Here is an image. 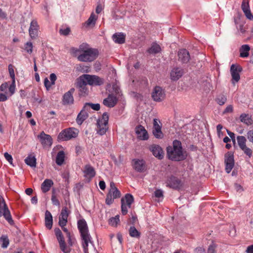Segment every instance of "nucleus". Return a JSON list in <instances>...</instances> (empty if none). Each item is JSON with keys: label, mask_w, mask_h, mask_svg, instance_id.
<instances>
[{"label": "nucleus", "mask_w": 253, "mask_h": 253, "mask_svg": "<svg viewBox=\"0 0 253 253\" xmlns=\"http://www.w3.org/2000/svg\"><path fill=\"white\" fill-rule=\"evenodd\" d=\"M118 101L117 97L113 94H109L108 97L104 99L103 101V104L108 107H114Z\"/></svg>", "instance_id": "4be33fe9"}, {"label": "nucleus", "mask_w": 253, "mask_h": 253, "mask_svg": "<svg viewBox=\"0 0 253 253\" xmlns=\"http://www.w3.org/2000/svg\"><path fill=\"white\" fill-rule=\"evenodd\" d=\"M39 26L38 22L35 20H33L30 23L29 29V33L30 37L32 39H36L38 36V31Z\"/></svg>", "instance_id": "a211bd4d"}, {"label": "nucleus", "mask_w": 253, "mask_h": 253, "mask_svg": "<svg viewBox=\"0 0 253 253\" xmlns=\"http://www.w3.org/2000/svg\"><path fill=\"white\" fill-rule=\"evenodd\" d=\"M155 196L157 198H161L163 197V192L161 190L158 189L155 191Z\"/></svg>", "instance_id": "680f3d73"}, {"label": "nucleus", "mask_w": 253, "mask_h": 253, "mask_svg": "<svg viewBox=\"0 0 253 253\" xmlns=\"http://www.w3.org/2000/svg\"><path fill=\"white\" fill-rule=\"evenodd\" d=\"M25 162L31 167L35 168L36 167V159L33 154L29 155L25 159Z\"/></svg>", "instance_id": "473e14b6"}, {"label": "nucleus", "mask_w": 253, "mask_h": 253, "mask_svg": "<svg viewBox=\"0 0 253 253\" xmlns=\"http://www.w3.org/2000/svg\"><path fill=\"white\" fill-rule=\"evenodd\" d=\"M81 53L78 56L79 61L84 62H91L95 60L98 56L99 52L97 49L91 48L86 43L80 44Z\"/></svg>", "instance_id": "f03ea898"}, {"label": "nucleus", "mask_w": 253, "mask_h": 253, "mask_svg": "<svg viewBox=\"0 0 253 253\" xmlns=\"http://www.w3.org/2000/svg\"><path fill=\"white\" fill-rule=\"evenodd\" d=\"M70 52L72 55L78 58V55L81 53V51L80 50V45L78 48L76 47H71L70 48Z\"/></svg>", "instance_id": "a18cd8bd"}, {"label": "nucleus", "mask_w": 253, "mask_h": 253, "mask_svg": "<svg viewBox=\"0 0 253 253\" xmlns=\"http://www.w3.org/2000/svg\"><path fill=\"white\" fill-rule=\"evenodd\" d=\"M167 156L168 158L172 161L180 162L186 159L188 153L183 149L181 141L174 140L172 146L167 148Z\"/></svg>", "instance_id": "f257e3e1"}, {"label": "nucleus", "mask_w": 253, "mask_h": 253, "mask_svg": "<svg viewBox=\"0 0 253 253\" xmlns=\"http://www.w3.org/2000/svg\"><path fill=\"white\" fill-rule=\"evenodd\" d=\"M97 18V17L96 16V15L93 13H92L88 20L85 23L84 25L86 27H89L90 26H94L95 25Z\"/></svg>", "instance_id": "c9c22d12"}, {"label": "nucleus", "mask_w": 253, "mask_h": 253, "mask_svg": "<svg viewBox=\"0 0 253 253\" xmlns=\"http://www.w3.org/2000/svg\"><path fill=\"white\" fill-rule=\"evenodd\" d=\"M178 60L182 63H187L190 59L189 52L186 49H180L178 52Z\"/></svg>", "instance_id": "5701e85b"}, {"label": "nucleus", "mask_w": 253, "mask_h": 253, "mask_svg": "<svg viewBox=\"0 0 253 253\" xmlns=\"http://www.w3.org/2000/svg\"><path fill=\"white\" fill-rule=\"evenodd\" d=\"M135 132L137 135V137L142 140H146L149 138V135L147 131L144 127L139 125L136 127Z\"/></svg>", "instance_id": "412c9836"}, {"label": "nucleus", "mask_w": 253, "mask_h": 253, "mask_svg": "<svg viewBox=\"0 0 253 253\" xmlns=\"http://www.w3.org/2000/svg\"><path fill=\"white\" fill-rule=\"evenodd\" d=\"M49 78L51 81V84H52L53 85L54 84L55 82L57 79L56 75L54 73L51 74L50 75Z\"/></svg>", "instance_id": "0e129e2a"}, {"label": "nucleus", "mask_w": 253, "mask_h": 253, "mask_svg": "<svg viewBox=\"0 0 253 253\" xmlns=\"http://www.w3.org/2000/svg\"><path fill=\"white\" fill-rule=\"evenodd\" d=\"M167 186L173 189H178L180 186V181L176 177L171 176L168 180Z\"/></svg>", "instance_id": "a878e982"}, {"label": "nucleus", "mask_w": 253, "mask_h": 253, "mask_svg": "<svg viewBox=\"0 0 253 253\" xmlns=\"http://www.w3.org/2000/svg\"><path fill=\"white\" fill-rule=\"evenodd\" d=\"M158 123L160 122L157 119L153 120V129L161 128V126L159 125Z\"/></svg>", "instance_id": "6e6d98bb"}, {"label": "nucleus", "mask_w": 253, "mask_h": 253, "mask_svg": "<svg viewBox=\"0 0 253 253\" xmlns=\"http://www.w3.org/2000/svg\"><path fill=\"white\" fill-rule=\"evenodd\" d=\"M87 83L80 76L77 81L76 86L78 88L80 93V95L84 96L88 93V89L86 87Z\"/></svg>", "instance_id": "2eb2a0df"}, {"label": "nucleus", "mask_w": 253, "mask_h": 253, "mask_svg": "<svg viewBox=\"0 0 253 253\" xmlns=\"http://www.w3.org/2000/svg\"><path fill=\"white\" fill-rule=\"evenodd\" d=\"M7 96L3 93H0V102H3L7 100Z\"/></svg>", "instance_id": "338daca9"}, {"label": "nucleus", "mask_w": 253, "mask_h": 253, "mask_svg": "<svg viewBox=\"0 0 253 253\" xmlns=\"http://www.w3.org/2000/svg\"><path fill=\"white\" fill-rule=\"evenodd\" d=\"M70 32V29L69 28H67L64 29H60L59 30V33L61 35H64V36H67L69 34Z\"/></svg>", "instance_id": "864d4df0"}, {"label": "nucleus", "mask_w": 253, "mask_h": 253, "mask_svg": "<svg viewBox=\"0 0 253 253\" xmlns=\"http://www.w3.org/2000/svg\"><path fill=\"white\" fill-rule=\"evenodd\" d=\"M224 163L225 164V171L229 173L234 166V155L231 152H228L225 155Z\"/></svg>", "instance_id": "9b49d317"}, {"label": "nucleus", "mask_w": 253, "mask_h": 253, "mask_svg": "<svg viewBox=\"0 0 253 253\" xmlns=\"http://www.w3.org/2000/svg\"><path fill=\"white\" fill-rule=\"evenodd\" d=\"M240 119L241 122L247 126L251 125L253 123L252 116L249 114L245 113L242 114L240 116Z\"/></svg>", "instance_id": "2f4dec72"}, {"label": "nucleus", "mask_w": 253, "mask_h": 253, "mask_svg": "<svg viewBox=\"0 0 253 253\" xmlns=\"http://www.w3.org/2000/svg\"><path fill=\"white\" fill-rule=\"evenodd\" d=\"M166 96L165 90L160 86H155L152 92V97L156 102L163 101Z\"/></svg>", "instance_id": "9d476101"}, {"label": "nucleus", "mask_w": 253, "mask_h": 253, "mask_svg": "<svg viewBox=\"0 0 253 253\" xmlns=\"http://www.w3.org/2000/svg\"><path fill=\"white\" fill-rule=\"evenodd\" d=\"M233 111V108L232 105H228L223 111V114L232 113Z\"/></svg>", "instance_id": "4d7b16f0"}, {"label": "nucleus", "mask_w": 253, "mask_h": 253, "mask_svg": "<svg viewBox=\"0 0 253 253\" xmlns=\"http://www.w3.org/2000/svg\"><path fill=\"white\" fill-rule=\"evenodd\" d=\"M160 51L161 47L157 43L153 44L151 47L148 49V52L151 54H156L160 52Z\"/></svg>", "instance_id": "a19ab883"}, {"label": "nucleus", "mask_w": 253, "mask_h": 253, "mask_svg": "<svg viewBox=\"0 0 253 253\" xmlns=\"http://www.w3.org/2000/svg\"><path fill=\"white\" fill-rule=\"evenodd\" d=\"M4 156L5 158V159L10 163L12 164V157L11 155L9 154L7 152H5L4 154Z\"/></svg>", "instance_id": "13d9d810"}, {"label": "nucleus", "mask_w": 253, "mask_h": 253, "mask_svg": "<svg viewBox=\"0 0 253 253\" xmlns=\"http://www.w3.org/2000/svg\"><path fill=\"white\" fill-rule=\"evenodd\" d=\"M44 84L47 89H49V88L51 87L52 84H51V82H50L48 79L47 78H45L44 80Z\"/></svg>", "instance_id": "bf43d9fd"}, {"label": "nucleus", "mask_w": 253, "mask_h": 253, "mask_svg": "<svg viewBox=\"0 0 253 253\" xmlns=\"http://www.w3.org/2000/svg\"><path fill=\"white\" fill-rule=\"evenodd\" d=\"M183 71L180 68H174L170 72V77L172 80L177 81L182 77Z\"/></svg>", "instance_id": "bb28decb"}, {"label": "nucleus", "mask_w": 253, "mask_h": 253, "mask_svg": "<svg viewBox=\"0 0 253 253\" xmlns=\"http://www.w3.org/2000/svg\"><path fill=\"white\" fill-rule=\"evenodd\" d=\"M237 140L239 148L244 152L245 154L251 158L253 154V151L247 146L246 137L244 136H238Z\"/></svg>", "instance_id": "1a4fd4ad"}, {"label": "nucleus", "mask_w": 253, "mask_h": 253, "mask_svg": "<svg viewBox=\"0 0 253 253\" xmlns=\"http://www.w3.org/2000/svg\"><path fill=\"white\" fill-rule=\"evenodd\" d=\"M241 8L244 12L250 10L249 2L243 0L241 4Z\"/></svg>", "instance_id": "8fccbe9b"}, {"label": "nucleus", "mask_w": 253, "mask_h": 253, "mask_svg": "<svg viewBox=\"0 0 253 253\" xmlns=\"http://www.w3.org/2000/svg\"><path fill=\"white\" fill-rule=\"evenodd\" d=\"M215 100L218 104L223 105L227 101V96L224 94H219L217 96Z\"/></svg>", "instance_id": "ea45409f"}, {"label": "nucleus", "mask_w": 253, "mask_h": 253, "mask_svg": "<svg viewBox=\"0 0 253 253\" xmlns=\"http://www.w3.org/2000/svg\"><path fill=\"white\" fill-rule=\"evenodd\" d=\"M153 133L157 138H162L163 137V133L161 128L153 129Z\"/></svg>", "instance_id": "49530a36"}, {"label": "nucleus", "mask_w": 253, "mask_h": 253, "mask_svg": "<svg viewBox=\"0 0 253 253\" xmlns=\"http://www.w3.org/2000/svg\"><path fill=\"white\" fill-rule=\"evenodd\" d=\"M81 76L87 84L90 85H101L104 83V79L96 75L84 74Z\"/></svg>", "instance_id": "0eeeda50"}, {"label": "nucleus", "mask_w": 253, "mask_h": 253, "mask_svg": "<svg viewBox=\"0 0 253 253\" xmlns=\"http://www.w3.org/2000/svg\"><path fill=\"white\" fill-rule=\"evenodd\" d=\"M250 50V47L248 44L243 45L240 49V56L241 57H247L249 54V51Z\"/></svg>", "instance_id": "72a5a7b5"}, {"label": "nucleus", "mask_w": 253, "mask_h": 253, "mask_svg": "<svg viewBox=\"0 0 253 253\" xmlns=\"http://www.w3.org/2000/svg\"><path fill=\"white\" fill-rule=\"evenodd\" d=\"M8 71H9L10 77L12 79V81L15 80L14 70L13 69V66L11 64H9L8 65Z\"/></svg>", "instance_id": "603ef678"}, {"label": "nucleus", "mask_w": 253, "mask_h": 253, "mask_svg": "<svg viewBox=\"0 0 253 253\" xmlns=\"http://www.w3.org/2000/svg\"><path fill=\"white\" fill-rule=\"evenodd\" d=\"M79 133L78 129L74 127H69L63 130L58 135V139L61 141H67L73 138H76Z\"/></svg>", "instance_id": "39448f33"}, {"label": "nucleus", "mask_w": 253, "mask_h": 253, "mask_svg": "<svg viewBox=\"0 0 253 253\" xmlns=\"http://www.w3.org/2000/svg\"><path fill=\"white\" fill-rule=\"evenodd\" d=\"M84 176L89 179L94 177L96 174L94 169L90 165H86L84 166Z\"/></svg>", "instance_id": "b1692460"}, {"label": "nucleus", "mask_w": 253, "mask_h": 253, "mask_svg": "<svg viewBox=\"0 0 253 253\" xmlns=\"http://www.w3.org/2000/svg\"><path fill=\"white\" fill-rule=\"evenodd\" d=\"M108 120L109 116L106 112L104 113L101 118L98 120L96 131L98 134L103 135L106 133V131L108 129Z\"/></svg>", "instance_id": "20e7f679"}, {"label": "nucleus", "mask_w": 253, "mask_h": 253, "mask_svg": "<svg viewBox=\"0 0 253 253\" xmlns=\"http://www.w3.org/2000/svg\"><path fill=\"white\" fill-rule=\"evenodd\" d=\"M126 35L122 33H117L112 36L113 40L115 42L122 44L125 42Z\"/></svg>", "instance_id": "c85d7f7f"}, {"label": "nucleus", "mask_w": 253, "mask_h": 253, "mask_svg": "<svg viewBox=\"0 0 253 253\" xmlns=\"http://www.w3.org/2000/svg\"><path fill=\"white\" fill-rule=\"evenodd\" d=\"M120 221V216L116 215L115 217H111L109 220V224L112 226H116Z\"/></svg>", "instance_id": "37998d69"}, {"label": "nucleus", "mask_w": 253, "mask_h": 253, "mask_svg": "<svg viewBox=\"0 0 253 253\" xmlns=\"http://www.w3.org/2000/svg\"><path fill=\"white\" fill-rule=\"evenodd\" d=\"M8 87V84L7 82H5L1 84L0 86V90L1 91H5L7 88Z\"/></svg>", "instance_id": "69168bd1"}, {"label": "nucleus", "mask_w": 253, "mask_h": 253, "mask_svg": "<svg viewBox=\"0 0 253 253\" xmlns=\"http://www.w3.org/2000/svg\"><path fill=\"white\" fill-rule=\"evenodd\" d=\"M53 185V182L49 179H46L41 185V189L43 193L48 192Z\"/></svg>", "instance_id": "c756f323"}, {"label": "nucleus", "mask_w": 253, "mask_h": 253, "mask_svg": "<svg viewBox=\"0 0 253 253\" xmlns=\"http://www.w3.org/2000/svg\"><path fill=\"white\" fill-rule=\"evenodd\" d=\"M71 213L70 211L68 210L67 207H64L62 208L59 218V225L60 226H65L68 222L67 219Z\"/></svg>", "instance_id": "dca6fc26"}, {"label": "nucleus", "mask_w": 253, "mask_h": 253, "mask_svg": "<svg viewBox=\"0 0 253 253\" xmlns=\"http://www.w3.org/2000/svg\"><path fill=\"white\" fill-rule=\"evenodd\" d=\"M99 186L101 189L104 190L106 188V184L103 180H101L99 182Z\"/></svg>", "instance_id": "774afa93"}, {"label": "nucleus", "mask_w": 253, "mask_h": 253, "mask_svg": "<svg viewBox=\"0 0 253 253\" xmlns=\"http://www.w3.org/2000/svg\"><path fill=\"white\" fill-rule=\"evenodd\" d=\"M133 201V197L130 194H126L124 198H122L121 211L123 215H126L127 213V207L130 208L131 205Z\"/></svg>", "instance_id": "6e6552de"}, {"label": "nucleus", "mask_w": 253, "mask_h": 253, "mask_svg": "<svg viewBox=\"0 0 253 253\" xmlns=\"http://www.w3.org/2000/svg\"><path fill=\"white\" fill-rule=\"evenodd\" d=\"M78 228L80 232L83 241V247L84 253H88V246L89 243H91V237L89 234L86 222L84 219H80L78 221Z\"/></svg>", "instance_id": "7ed1b4c3"}, {"label": "nucleus", "mask_w": 253, "mask_h": 253, "mask_svg": "<svg viewBox=\"0 0 253 253\" xmlns=\"http://www.w3.org/2000/svg\"><path fill=\"white\" fill-rule=\"evenodd\" d=\"M3 216L5 220L10 224L12 225L14 221L12 218L10 212L6 205L4 199L0 195V217Z\"/></svg>", "instance_id": "423d86ee"}, {"label": "nucleus", "mask_w": 253, "mask_h": 253, "mask_svg": "<svg viewBox=\"0 0 253 253\" xmlns=\"http://www.w3.org/2000/svg\"><path fill=\"white\" fill-rule=\"evenodd\" d=\"M216 245L212 242L211 244L208 249L207 253H216L215 249L216 248Z\"/></svg>", "instance_id": "de8ad7c7"}, {"label": "nucleus", "mask_w": 253, "mask_h": 253, "mask_svg": "<svg viewBox=\"0 0 253 253\" xmlns=\"http://www.w3.org/2000/svg\"><path fill=\"white\" fill-rule=\"evenodd\" d=\"M235 24H236V28L238 31L242 34H244L247 29V26L245 25L243 22H238L235 20Z\"/></svg>", "instance_id": "79ce46f5"}, {"label": "nucleus", "mask_w": 253, "mask_h": 253, "mask_svg": "<svg viewBox=\"0 0 253 253\" xmlns=\"http://www.w3.org/2000/svg\"><path fill=\"white\" fill-rule=\"evenodd\" d=\"M247 136L249 140L253 143V129L248 131Z\"/></svg>", "instance_id": "5fc2aeb1"}, {"label": "nucleus", "mask_w": 253, "mask_h": 253, "mask_svg": "<svg viewBox=\"0 0 253 253\" xmlns=\"http://www.w3.org/2000/svg\"><path fill=\"white\" fill-rule=\"evenodd\" d=\"M84 108L88 111L90 108L95 111H98L100 108V104L98 103L93 104L91 103H86L84 105Z\"/></svg>", "instance_id": "e433bc0d"}, {"label": "nucleus", "mask_w": 253, "mask_h": 253, "mask_svg": "<svg viewBox=\"0 0 253 253\" xmlns=\"http://www.w3.org/2000/svg\"><path fill=\"white\" fill-rule=\"evenodd\" d=\"M246 17L250 20H253V15L252 14L251 10H249L244 12Z\"/></svg>", "instance_id": "052dcab7"}, {"label": "nucleus", "mask_w": 253, "mask_h": 253, "mask_svg": "<svg viewBox=\"0 0 253 253\" xmlns=\"http://www.w3.org/2000/svg\"><path fill=\"white\" fill-rule=\"evenodd\" d=\"M242 71V67L239 65L232 64L230 67V72L232 78V83L233 81L238 82L240 79L239 73Z\"/></svg>", "instance_id": "4468645a"}, {"label": "nucleus", "mask_w": 253, "mask_h": 253, "mask_svg": "<svg viewBox=\"0 0 253 253\" xmlns=\"http://www.w3.org/2000/svg\"><path fill=\"white\" fill-rule=\"evenodd\" d=\"M8 87L9 92L10 93V96H11L15 92V80L12 81V84Z\"/></svg>", "instance_id": "3c124183"}, {"label": "nucleus", "mask_w": 253, "mask_h": 253, "mask_svg": "<svg viewBox=\"0 0 253 253\" xmlns=\"http://www.w3.org/2000/svg\"><path fill=\"white\" fill-rule=\"evenodd\" d=\"M121 195V192L118 188L115 189L113 190H109L106 195L105 200L106 204L108 205L112 204L114 199L120 198Z\"/></svg>", "instance_id": "ddd939ff"}, {"label": "nucleus", "mask_w": 253, "mask_h": 253, "mask_svg": "<svg viewBox=\"0 0 253 253\" xmlns=\"http://www.w3.org/2000/svg\"><path fill=\"white\" fill-rule=\"evenodd\" d=\"M205 252L204 248L201 247H198L194 250V253H204Z\"/></svg>", "instance_id": "e2e57ef3"}, {"label": "nucleus", "mask_w": 253, "mask_h": 253, "mask_svg": "<svg viewBox=\"0 0 253 253\" xmlns=\"http://www.w3.org/2000/svg\"><path fill=\"white\" fill-rule=\"evenodd\" d=\"M40 142L43 147H50L52 144V139L50 135L45 134L42 131L38 135Z\"/></svg>", "instance_id": "f3484780"}, {"label": "nucleus", "mask_w": 253, "mask_h": 253, "mask_svg": "<svg viewBox=\"0 0 253 253\" xmlns=\"http://www.w3.org/2000/svg\"><path fill=\"white\" fill-rule=\"evenodd\" d=\"M150 150L153 155L158 159L162 160L164 158V152L162 148L158 145L153 144L150 147Z\"/></svg>", "instance_id": "aec40b11"}, {"label": "nucleus", "mask_w": 253, "mask_h": 253, "mask_svg": "<svg viewBox=\"0 0 253 253\" xmlns=\"http://www.w3.org/2000/svg\"><path fill=\"white\" fill-rule=\"evenodd\" d=\"M87 112L88 111H87L86 109H84V107L83 109L77 116L76 119V122L78 125H81L84 121L88 118V115Z\"/></svg>", "instance_id": "393cba45"}, {"label": "nucleus", "mask_w": 253, "mask_h": 253, "mask_svg": "<svg viewBox=\"0 0 253 253\" xmlns=\"http://www.w3.org/2000/svg\"><path fill=\"white\" fill-rule=\"evenodd\" d=\"M1 247L3 249L7 248L9 244V241L7 235H2L0 238Z\"/></svg>", "instance_id": "4c0bfd02"}, {"label": "nucleus", "mask_w": 253, "mask_h": 253, "mask_svg": "<svg viewBox=\"0 0 253 253\" xmlns=\"http://www.w3.org/2000/svg\"><path fill=\"white\" fill-rule=\"evenodd\" d=\"M53 223L52 216L48 211L45 213V225L49 229H51Z\"/></svg>", "instance_id": "7c9ffc66"}, {"label": "nucleus", "mask_w": 253, "mask_h": 253, "mask_svg": "<svg viewBox=\"0 0 253 253\" xmlns=\"http://www.w3.org/2000/svg\"><path fill=\"white\" fill-rule=\"evenodd\" d=\"M75 90L74 88H71L64 94L62 99V103L63 105H70L74 103V99L73 94Z\"/></svg>", "instance_id": "f8f14e48"}, {"label": "nucleus", "mask_w": 253, "mask_h": 253, "mask_svg": "<svg viewBox=\"0 0 253 253\" xmlns=\"http://www.w3.org/2000/svg\"><path fill=\"white\" fill-rule=\"evenodd\" d=\"M65 161V153L63 151H60L56 157V163L58 166H61Z\"/></svg>", "instance_id": "f704fd0d"}, {"label": "nucleus", "mask_w": 253, "mask_h": 253, "mask_svg": "<svg viewBox=\"0 0 253 253\" xmlns=\"http://www.w3.org/2000/svg\"><path fill=\"white\" fill-rule=\"evenodd\" d=\"M59 244L61 250L64 253H69L71 251L70 247H68L65 242L63 235L56 237Z\"/></svg>", "instance_id": "cd10ccee"}, {"label": "nucleus", "mask_w": 253, "mask_h": 253, "mask_svg": "<svg viewBox=\"0 0 253 253\" xmlns=\"http://www.w3.org/2000/svg\"><path fill=\"white\" fill-rule=\"evenodd\" d=\"M133 168L137 172H143L145 169V162L142 159H134L132 160Z\"/></svg>", "instance_id": "6ab92c4d"}, {"label": "nucleus", "mask_w": 253, "mask_h": 253, "mask_svg": "<svg viewBox=\"0 0 253 253\" xmlns=\"http://www.w3.org/2000/svg\"><path fill=\"white\" fill-rule=\"evenodd\" d=\"M25 49L29 54L33 51V44L31 42H27L25 44Z\"/></svg>", "instance_id": "09e8293b"}, {"label": "nucleus", "mask_w": 253, "mask_h": 253, "mask_svg": "<svg viewBox=\"0 0 253 253\" xmlns=\"http://www.w3.org/2000/svg\"><path fill=\"white\" fill-rule=\"evenodd\" d=\"M129 234L131 237L139 238L140 236V233L134 226H130L129 229Z\"/></svg>", "instance_id": "58836bf2"}, {"label": "nucleus", "mask_w": 253, "mask_h": 253, "mask_svg": "<svg viewBox=\"0 0 253 253\" xmlns=\"http://www.w3.org/2000/svg\"><path fill=\"white\" fill-rule=\"evenodd\" d=\"M51 200L53 205L60 207V203L55 195V190L53 189L52 192Z\"/></svg>", "instance_id": "c03bdc74"}]
</instances>
